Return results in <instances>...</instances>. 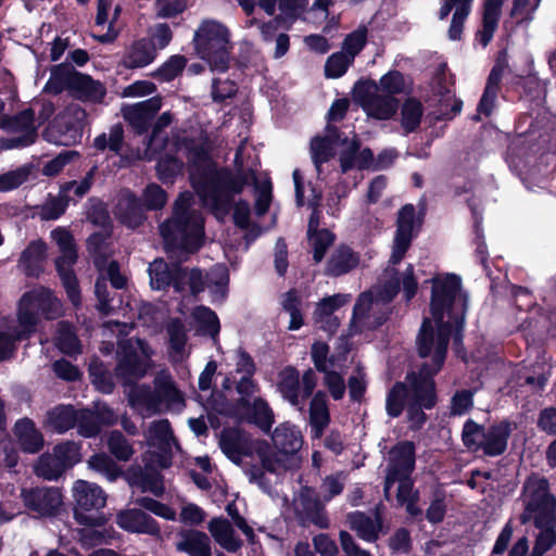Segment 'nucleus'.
I'll return each mask as SVG.
<instances>
[{"instance_id": "obj_1", "label": "nucleus", "mask_w": 556, "mask_h": 556, "mask_svg": "<svg viewBox=\"0 0 556 556\" xmlns=\"http://www.w3.org/2000/svg\"><path fill=\"white\" fill-rule=\"evenodd\" d=\"M431 281V317L425 318L417 341L419 355L430 358L431 364H424L419 375H407L405 383L394 384L386 403L387 413L391 417L400 416L406 406L408 419L414 428L420 427L426 420L422 409L434 406L432 376L442 367L452 330H455V341L460 340L459 332L467 311V296L457 276L440 275Z\"/></svg>"}, {"instance_id": "obj_2", "label": "nucleus", "mask_w": 556, "mask_h": 556, "mask_svg": "<svg viewBox=\"0 0 556 556\" xmlns=\"http://www.w3.org/2000/svg\"><path fill=\"white\" fill-rule=\"evenodd\" d=\"M170 122L172 115L168 112L163 113L157 118L148 148L141 157L151 160L162 146L166 150H172L174 146H177V152L186 153L191 162L190 180L197 194L203 205L219 219L229 212L233 197L242 191L249 180H252L254 185L256 214L263 215L267 212L271 202V182L266 175L256 176L254 172L244 174L241 159L243 143L238 148L235 156L237 173L233 174L226 168L218 169L204 149H191L185 142H164L160 136V130L168 126Z\"/></svg>"}, {"instance_id": "obj_3", "label": "nucleus", "mask_w": 556, "mask_h": 556, "mask_svg": "<svg viewBox=\"0 0 556 556\" xmlns=\"http://www.w3.org/2000/svg\"><path fill=\"white\" fill-rule=\"evenodd\" d=\"M386 277L383 286L374 287L358 296L351 320L352 331L357 332L379 327L388 316V304L397 294L400 285H402L406 300H410L415 295L417 281L410 265L401 275H397L393 268H388Z\"/></svg>"}, {"instance_id": "obj_4", "label": "nucleus", "mask_w": 556, "mask_h": 556, "mask_svg": "<svg viewBox=\"0 0 556 556\" xmlns=\"http://www.w3.org/2000/svg\"><path fill=\"white\" fill-rule=\"evenodd\" d=\"M167 253L172 258L185 260L202 244L203 218L193 208V198L182 192L175 202L172 217L160 226Z\"/></svg>"}, {"instance_id": "obj_5", "label": "nucleus", "mask_w": 556, "mask_h": 556, "mask_svg": "<svg viewBox=\"0 0 556 556\" xmlns=\"http://www.w3.org/2000/svg\"><path fill=\"white\" fill-rule=\"evenodd\" d=\"M61 312V303L53 293L39 287L26 292L20 300L16 326L10 334L0 332V361L9 358L15 348V341L26 339L36 331L39 318H54Z\"/></svg>"}, {"instance_id": "obj_6", "label": "nucleus", "mask_w": 556, "mask_h": 556, "mask_svg": "<svg viewBox=\"0 0 556 556\" xmlns=\"http://www.w3.org/2000/svg\"><path fill=\"white\" fill-rule=\"evenodd\" d=\"M127 396L130 407L143 418L162 412L180 413L185 408L184 394L166 371L154 378V391L144 384L134 386Z\"/></svg>"}, {"instance_id": "obj_7", "label": "nucleus", "mask_w": 556, "mask_h": 556, "mask_svg": "<svg viewBox=\"0 0 556 556\" xmlns=\"http://www.w3.org/2000/svg\"><path fill=\"white\" fill-rule=\"evenodd\" d=\"M339 149V163L342 173L354 169H364L371 162V150L359 149V142L353 138L341 139L334 127H327V135L315 137L311 142L312 160L316 169L320 170V165L327 162L332 155L334 149Z\"/></svg>"}, {"instance_id": "obj_8", "label": "nucleus", "mask_w": 556, "mask_h": 556, "mask_svg": "<svg viewBox=\"0 0 556 556\" xmlns=\"http://www.w3.org/2000/svg\"><path fill=\"white\" fill-rule=\"evenodd\" d=\"M415 467V447L410 442H402L390 451L389 466L384 483V495L389 498L391 486L399 482L396 498L405 506L410 516H418L421 509L417 506L418 492L414 490L409 479Z\"/></svg>"}, {"instance_id": "obj_9", "label": "nucleus", "mask_w": 556, "mask_h": 556, "mask_svg": "<svg viewBox=\"0 0 556 556\" xmlns=\"http://www.w3.org/2000/svg\"><path fill=\"white\" fill-rule=\"evenodd\" d=\"M197 54L208 63L213 72H225L232 49L230 30L216 20L201 22L193 36Z\"/></svg>"}, {"instance_id": "obj_10", "label": "nucleus", "mask_w": 556, "mask_h": 556, "mask_svg": "<svg viewBox=\"0 0 556 556\" xmlns=\"http://www.w3.org/2000/svg\"><path fill=\"white\" fill-rule=\"evenodd\" d=\"M149 276L150 285L155 290L173 286L176 292L188 289L194 295L204 289L203 277L198 269L187 270L174 264L169 266L163 260H155L150 264Z\"/></svg>"}, {"instance_id": "obj_11", "label": "nucleus", "mask_w": 556, "mask_h": 556, "mask_svg": "<svg viewBox=\"0 0 556 556\" xmlns=\"http://www.w3.org/2000/svg\"><path fill=\"white\" fill-rule=\"evenodd\" d=\"M74 498V516L78 523L85 526H102L105 517L100 510L106 504L105 492L96 483L77 480L72 488Z\"/></svg>"}, {"instance_id": "obj_12", "label": "nucleus", "mask_w": 556, "mask_h": 556, "mask_svg": "<svg viewBox=\"0 0 556 556\" xmlns=\"http://www.w3.org/2000/svg\"><path fill=\"white\" fill-rule=\"evenodd\" d=\"M511 433V425L501 421L488 429L468 420L463 429L464 444L472 450H482L489 456H497L507 447V440Z\"/></svg>"}, {"instance_id": "obj_13", "label": "nucleus", "mask_w": 556, "mask_h": 556, "mask_svg": "<svg viewBox=\"0 0 556 556\" xmlns=\"http://www.w3.org/2000/svg\"><path fill=\"white\" fill-rule=\"evenodd\" d=\"M65 87H68L77 98L86 101H101L105 94L102 84L91 77L72 72L66 67H55L51 72L45 89L49 92L59 93Z\"/></svg>"}, {"instance_id": "obj_14", "label": "nucleus", "mask_w": 556, "mask_h": 556, "mask_svg": "<svg viewBox=\"0 0 556 556\" xmlns=\"http://www.w3.org/2000/svg\"><path fill=\"white\" fill-rule=\"evenodd\" d=\"M152 349L140 339H129L118 343L116 374L125 382L140 379L151 368Z\"/></svg>"}, {"instance_id": "obj_15", "label": "nucleus", "mask_w": 556, "mask_h": 556, "mask_svg": "<svg viewBox=\"0 0 556 556\" xmlns=\"http://www.w3.org/2000/svg\"><path fill=\"white\" fill-rule=\"evenodd\" d=\"M51 238L59 248L60 256L55 261L58 273L66 290L70 301L75 305L80 303V294L77 279L72 271V266L77 260L76 244L73 236L62 227L51 231Z\"/></svg>"}, {"instance_id": "obj_16", "label": "nucleus", "mask_w": 556, "mask_h": 556, "mask_svg": "<svg viewBox=\"0 0 556 556\" xmlns=\"http://www.w3.org/2000/svg\"><path fill=\"white\" fill-rule=\"evenodd\" d=\"M103 242V236L100 233H94L90 236L88 239V248L89 250L96 254L94 264L98 267L101 275L104 273L108 275L112 286L116 289H122L126 285V278L119 274L118 265L116 262L112 261L106 265L105 260L101 256L100 249L101 243ZM94 293L98 299V311L104 315L110 314V298L106 286V279L103 276H100L94 286Z\"/></svg>"}, {"instance_id": "obj_17", "label": "nucleus", "mask_w": 556, "mask_h": 556, "mask_svg": "<svg viewBox=\"0 0 556 556\" xmlns=\"http://www.w3.org/2000/svg\"><path fill=\"white\" fill-rule=\"evenodd\" d=\"M271 442L279 456L273 459L270 455L260 452L262 465L269 473H274L281 467H285L282 456H293L301 450L303 434L299 427L286 421L275 428L271 433Z\"/></svg>"}, {"instance_id": "obj_18", "label": "nucleus", "mask_w": 556, "mask_h": 556, "mask_svg": "<svg viewBox=\"0 0 556 556\" xmlns=\"http://www.w3.org/2000/svg\"><path fill=\"white\" fill-rule=\"evenodd\" d=\"M85 111L78 105L68 106L50 125L43 136L47 141L60 146H71L79 142L83 138Z\"/></svg>"}, {"instance_id": "obj_19", "label": "nucleus", "mask_w": 556, "mask_h": 556, "mask_svg": "<svg viewBox=\"0 0 556 556\" xmlns=\"http://www.w3.org/2000/svg\"><path fill=\"white\" fill-rule=\"evenodd\" d=\"M354 99L369 117L376 119L391 118L399 108L397 100L381 93L376 83L357 84L354 89Z\"/></svg>"}, {"instance_id": "obj_20", "label": "nucleus", "mask_w": 556, "mask_h": 556, "mask_svg": "<svg viewBox=\"0 0 556 556\" xmlns=\"http://www.w3.org/2000/svg\"><path fill=\"white\" fill-rule=\"evenodd\" d=\"M525 498L527 513L531 517H556V503L548 494L547 482L544 479L529 478L525 484Z\"/></svg>"}, {"instance_id": "obj_21", "label": "nucleus", "mask_w": 556, "mask_h": 556, "mask_svg": "<svg viewBox=\"0 0 556 556\" xmlns=\"http://www.w3.org/2000/svg\"><path fill=\"white\" fill-rule=\"evenodd\" d=\"M419 226L415 207L412 204L404 205L399 212L396 232L393 241L390 263L395 265L404 257L414 237L415 229Z\"/></svg>"}, {"instance_id": "obj_22", "label": "nucleus", "mask_w": 556, "mask_h": 556, "mask_svg": "<svg viewBox=\"0 0 556 556\" xmlns=\"http://www.w3.org/2000/svg\"><path fill=\"white\" fill-rule=\"evenodd\" d=\"M21 496L25 506L40 516L56 514L63 503L62 493L58 488L23 489Z\"/></svg>"}, {"instance_id": "obj_23", "label": "nucleus", "mask_w": 556, "mask_h": 556, "mask_svg": "<svg viewBox=\"0 0 556 556\" xmlns=\"http://www.w3.org/2000/svg\"><path fill=\"white\" fill-rule=\"evenodd\" d=\"M146 439L151 447H155L160 451L156 454L157 465L161 468H167L170 466V455L176 447V442L170 430L168 420L162 419L153 421L149 429L146 431Z\"/></svg>"}, {"instance_id": "obj_24", "label": "nucleus", "mask_w": 556, "mask_h": 556, "mask_svg": "<svg viewBox=\"0 0 556 556\" xmlns=\"http://www.w3.org/2000/svg\"><path fill=\"white\" fill-rule=\"evenodd\" d=\"M161 106L162 98L157 96L132 105H127L123 108L122 113L132 128L138 132H143L148 129L150 122L160 111Z\"/></svg>"}, {"instance_id": "obj_25", "label": "nucleus", "mask_w": 556, "mask_h": 556, "mask_svg": "<svg viewBox=\"0 0 556 556\" xmlns=\"http://www.w3.org/2000/svg\"><path fill=\"white\" fill-rule=\"evenodd\" d=\"M237 414L240 418L255 424L265 432L274 424V413L268 403L262 397L241 399Z\"/></svg>"}, {"instance_id": "obj_26", "label": "nucleus", "mask_w": 556, "mask_h": 556, "mask_svg": "<svg viewBox=\"0 0 556 556\" xmlns=\"http://www.w3.org/2000/svg\"><path fill=\"white\" fill-rule=\"evenodd\" d=\"M472 2L473 0H443V4L439 12V18L445 20L451 11H454L448 28V38L451 40L460 39L464 23L471 11Z\"/></svg>"}, {"instance_id": "obj_27", "label": "nucleus", "mask_w": 556, "mask_h": 556, "mask_svg": "<svg viewBox=\"0 0 556 556\" xmlns=\"http://www.w3.org/2000/svg\"><path fill=\"white\" fill-rule=\"evenodd\" d=\"M116 523L125 531L156 535L160 529L153 518L139 509H127L116 516Z\"/></svg>"}, {"instance_id": "obj_28", "label": "nucleus", "mask_w": 556, "mask_h": 556, "mask_svg": "<svg viewBox=\"0 0 556 556\" xmlns=\"http://www.w3.org/2000/svg\"><path fill=\"white\" fill-rule=\"evenodd\" d=\"M351 301L350 294H334L321 300L315 311L316 323L327 332H333L339 326V320L332 316L336 309Z\"/></svg>"}, {"instance_id": "obj_29", "label": "nucleus", "mask_w": 556, "mask_h": 556, "mask_svg": "<svg viewBox=\"0 0 556 556\" xmlns=\"http://www.w3.org/2000/svg\"><path fill=\"white\" fill-rule=\"evenodd\" d=\"M112 3L109 0H98V12L96 16V26L104 28L108 25V29L103 34L94 35V37L104 43L112 42L118 36L119 29L116 27V22L121 14L119 5H116L113 11Z\"/></svg>"}, {"instance_id": "obj_30", "label": "nucleus", "mask_w": 556, "mask_h": 556, "mask_svg": "<svg viewBox=\"0 0 556 556\" xmlns=\"http://www.w3.org/2000/svg\"><path fill=\"white\" fill-rule=\"evenodd\" d=\"M319 216L316 208L308 222L307 238L309 247L313 250V258L319 263L327 251V249L333 243L334 236L328 229H319Z\"/></svg>"}, {"instance_id": "obj_31", "label": "nucleus", "mask_w": 556, "mask_h": 556, "mask_svg": "<svg viewBox=\"0 0 556 556\" xmlns=\"http://www.w3.org/2000/svg\"><path fill=\"white\" fill-rule=\"evenodd\" d=\"M16 126L21 130V136L0 139V149L24 148L35 142L36 126L34 123V113L24 111L16 117Z\"/></svg>"}, {"instance_id": "obj_32", "label": "nucleus", "mask_w": 556, "mask_h": 556, "mask_svg": "<svg viewBox=\"0 0 556 556\" xmlns=\"http://www.w3.org/2000/svg\"><path fill=\"white\" fill-rule=\"evenodd\" d=\"M14 435L21 446L26 453H37L43 446V437L36 428L33 420L22 418L15 422Z\"/></svg>"}, {"instance_id": "obj_33", "label": "nucleus", "mask_w": 556, "mask_h": 556, "mask_svg": "<svg viewBox=\"0 0 556 556\" xmlns=\"http://www.w3.org/2000/svg\"><path fill=\"white\" fill-rule=\"evenodd\" d=\"M208 531L215 542L229 553H236L242 545L231 523L224 518H214L208 523Z\"/></svg>"}, {"instance_id": "obj_34", "label": "nucleus", "mask_w": 556, "mask_h": 556, "mask_svg": "<svg viewBox=\"0 0 556 556\" xmlns=\"http://www.w3.org/2000/svg\"><path fill=\"white\" fill-rule=\"evenodd\" d=\"M330 421L327 396L324 392H317L309 405V425L313 439L321 438L324 430Z\"/></svg>"}, {"instance_id": "obj_35", "label": "nucleus", "mask_w": 556, "mask_h": 556, "mask_svg": "<svg viewBox=\"0 0 556 556\" xmlns=\"http://www.w3.org/2000/svg\"><path fill=\"white\" fill-rule=\"evenodd\" d=\"M348 522L350 528L367 542L376 541L381 529V519L377 513L371 517L364 513L355 511L348 516Z\"/></svg>"}, {"instance_id": "obj_36", "label": "nucleus", "mask_w": 556, "mask_h": 556, "mask_svg": "<svg viewBox=\"0 0 556 556\" xmlns=\"http://www.w3.org/2000/svg\"><path fill=\"white\" fill-rule=\"evenodd\" d=\"M177 549L189 556H212L208 536L195 530L185 531L180 534Z\"/></svg>"}, {"instance_id": "obj_37", "label": "nucleus", "mask_w": 556, "mask_h": 556, "mask_svg": "<svg viewBox=\"0 0 556 556\" xmlns=\"http://www.w3.org/2000/svg\"><path fill=\"white\" fill-rule=\"evenodd\" d=\"M156 56L154 46L148 40L134 42L125 52L123 64L128 68L144 67L153 62Z\"/></svg>"}, {"instance_id": "obj_38", "label": "nucleus", "mask_w": 556, "mask_h": 556, "mask_svg": "<svg viewBox=\"0 0 556 556\" xmlns=\"http://www.w3.org/2000/svg\"><path fill=\"white\" fill-rule=\"evenodd\" d=\"M503 2L504 0H486L484 3L482 28L477 34V40L483 47L488 46L497 28Z\"/></svg>"}, {"instance_id": "obj_39", "label": "nucleus", "mask_w": 556, "mask_h": 556, "mask_svg": "<svg viewBox=\"0 0 556 556\" xmlns=\"http://www.w3.org/2000/svg\"><path fill=\"white\" fill-rule=\"evenodd\" d=\"M169 339V355L173 362H181L189 355L187 345V331L184 324L178 319H173L167 326Z\"/></svg>"}, {"instance_id": "obj_40", "label": "nucleus", "mask_w": 556, "mask_h": 556, "mask_svg": "<svg viewBox=\"0 0 556 556\" xmlns=\"http://www.w3.org/2000/svg\"><path fill=\"white\" fill-rule=\"evenodd\" d=\"M359 258L349 247L341 245L331 254L326 271L331 276H341L357 267Z\"/></svg>"}, {"instance_id": "obj_41", "label": "nucleus", "mask_w": 556, "mask_h": 556, "mask_svg": "<svg viewBox=\"0 0 556 556\" xmlns=\"http://www.w3.org/2000/svg\"><path fill=\"white\" fill-rule=\"evenodd\" d=\"M279 390L285 400L302 409L303 396H301L299 372L294 368L288 367L281 371Z\"/></svg>"}, {"instance_id": "obj_42", "label": "nucleus", "mask_w": 556, "mask_h": 556, "mask_svg": "<svg viewBox=\"0 0 556 556\" xmlns=\"http://www.w3.org/2000/svg\"><path fill=\"white\" fill-rule=\"evenodd\" d=\"M77 413L71 405H60L51 409L46 419L47 428L63 433L76 425Z\"/></svg>"}, {"instance_id": "obj_43", "label": "nucleus", "mask_w": 556, "mask_h": 556, "mask_svg": "<svg viewBox=\"0 0 556 556\" xmlns=\"http://www.w3.org/2000/svg\"><path fill=\"white\" fill-rule=\"evenodd\" d=\"M229 274L224 265L214 266L206 275L205 286L210 290L212 301H223L227 295Z\"/></svg>"}, {"instance_id": "obj_44", "label": "nucleus", "mask_w": 556, "mask_h": 556, "mask_svg": "<svg viewBox=\"0 0 556 556\" xmlns=\"http://www.w3.org/2000/svg\"><path fill=\"white\" fill-rule=\"evenodd\" d=\"M117 215L130 228L139 226L143 219L142 211L135 195L126 192L117 204Z\"/></svg>"}, {"instance_id": "obj_45", "label": "nucleus", "mask_w": 556, "mask_h": 556, "mask_svg": "<svg viewBox=\"0 0 556 556\" xmlns=\"http://www.w3.org/2000/svg\"><path fill=\"white\" fill-rule=\"evenodd\" d=\"M54 342L59 350L64 354L72 356L81 353V344L74 332L73 327L67 323L59 324Z\"/></svg>"}, {"instance_id": "obj_46", "label": "nucleus", "mask_w": 556, "mask_h": 556, "mask_svg": "<svg viewBox=\"0 0 556 556\" xmlns=\"http://www.w3.org/2000/svg\"><path fill=\"white\" fill-rule=\"evenodd\" d=\"M311 490H305L296 503L302 505L303 510L311 522L321 529H326L329 527V520L321 508L324 502L320 503L317 500L307 498L311 497Z\"/></svg>"}, {"instance_id": "obj_47", "label": "nucleus", "mask_w": 556, "mask_h": 556, "mask_svg": "<svg viewBox=\"0 0 556 556\" xmlns=\"http://www.w3.org/2000/svg\"><path fill=\"white\" fill-rule=\"evenodd\" d=\"M308 0H279V15L275 23L280 24L285 28L291 25L303 14Z\"/></svg>"}, {"instance_id": "obj_48", "label": "nucleus", "mask_w": 556, "mask_h": 556, "mask_svg": "<svg viewBox=\"0 0 556 556\" xmlns=\"http://www.w3.org/2000/svg\"><path fill=\"white\" fill-rule=\"evenodd\" d=\"M192 317L201 333L210 334L214 340L219 333V320L217 315L205 306H198L192 312Z\"/></svg>"}, {"instance_id": "obj_49", "label": "nucleus", "mask_w": 556, "mask_h": 556, "mask_svg": "<svg viewBox=\"0 0 556 556\" xmlns=\"http://www.w3.org/2000/svg\"><path fill=\"white\" fill-rule=\"evenodd\" d=\"M219 445L229 459L236 463L240 460L244 450V440L238 430H224L220 435Z\"/></svg>"}, {"instance_id": "obj_50", "label": "nucleus", "mask_w": 556, "mask_h": 556, "mask_svg": "<svg viewBox=\"0 0 556 556\" xmlns=\"http://www.w3.org/2000/svg\"><path fill=\"white\" fill-rule=\"evenodd\" d=\"M156 467L161 468L157 465V458L151 460V464L147 466L143 477L140 479L130 478V484L138 485L143 492L149 491L154 495H161L164 491V485L160 475L153 471Z\"/></svg>"}, {"instance_id": "obj_51", "label": "nucleus", "mask_w": 556, "mask_h": 556, "mask_svg": "<svg viewBox=\"0 0 556 556\" xmlns=\"http://www.w3.org/2000/svg\"><path fill=\"white\" fill-rule=\"evenodd\" d=\"M501 80V71L494 67L490 73L486 87L480 100L478 111L484 115H490L493 111L497 97L498 84Z\"/></svg>"}, {"instance_id": "obj_52", "label": "nucleus", "mask_w": 556, "mask_h": 556, "mask_svg": "<svg viewBox=\"0 0 556 556\" xmlns=\"http://www.w3.org/2000/svg\"><path fill=\"white\" fill-rule=\"evenodd\" d=\"M424 111L421 103L415 99H408L401 110V124L406 132L415 130L420 123Z\"/></svg>"}, {"instance_id": "obj_53", "label": "nucleus", "mask_w": 556, "mask_h": 556, "mask_svg": "<svg viewBox=\"0 0 556 556\" xmlns=\"http://www.w3.org/2000/svg\"><path fill=\"white\" fill-rule=\"evenodd\" d=\"M65 467L60 463V460L54 456V454H45L41 455L38 459L35 471L37 476L42 477L47 480H53L59 478Z\"/></svg>"}, {"instance_id": "obj_54", "label": "nucleus", "mask_w": 556, "mask_h": 556, "mask_svg": "<svg viewBox=\"0 0 556 556\" xmlns=\"http://www.w3.org/2000/svg\"><path fill=\"white\" fill-rule=\"evenodd\" d=\"M343 365L340 363L336 367L327 368L324 374V383L328 388L334 400H340L345 393V383L342 376Z\"/></svg>"}, {"instance_id": "obj_55", "label": "nucleus", "mask_w": 556, "mask_h": 556, "mask_svg": "<svg viewBox=\"0 0 556 556\" xmlns=\"http://www.w3.org/2000/svg\"><path fill=\"white\" fill-rule=\"evenodd\" d=\"M47 245L41 240L33 241L27 249L22 253L20 263L27 274L34 273V267L45 258Z\"/></svg>"}, {"instance_id": "obj_56", "label": "nucleus", "mask_w": 556, "mask_h": 556, "mask_svg": "<svg viewBox=\"0 0 556 556\" xmlns=\"http://www.w3.org/2000/svg\"><path fill=\"white\" fill-rule=\"evenodd\" d=\"M88 467L105 476L110 481L115 480L121 472L117 465L104 453L96 454L90 457L88 460Z\"/></svg>"}, {"instance_id": "obj_57", "label": "nucleus", "mask_w": 556, "mask_h": 556, "mask_svg": "<svg viewBox=\"0 0 556 556\" xmlns=\"http://www.w3.org/2000/svg\"><path fill=\"white\" fill-rule=\"evenodd\" d=\"M540 2L541 0H514L510 16L518 25H528L533 20Z\"/></svg>"}, {"instance_id": "obj_58", "label": "nucleus", "mask_w": 556, "mask_h": 556, "mask_svg": "<svg viewBox=\"0 0 556 556\" xmlns=\"http://www.w3.org/2000/svg\"><path fill=\"white\" fill-rule=\"evenodd\" d=\"M329 348L324 342H315L312 345L311 355L313 363L318 371H325L327 368L336 367L340 359L334 356L328 357Z\"/></svg>"}, {"instance_id": "obj_59", "label": "nucleus", "mask_w": 556, "mask_h": 556, "mask_svg": "<svg viewBox=\"0 0 556 556\" xmlns=\"http://www.w3.org/2000/svg\"><path fill=\"white\" fill-rule=\"evenodd\" d=\"M353 62L351 56L344 52H337L330 55L325 64V74L329 78L341 77Z\"/></svg>"}, {"instance_id": "obj_60", "label": "nucleus", "mask_w": 556, "mask_h": 556, "mask_svg": "<svg viewBox=\"0 0 556 556\" xmlns=\"http://www.w3.org/2000/svg\"><path fill=\"white\" fill-rule=\"evenodd\" d=\"M108 447L110 452L119 460H128L134 451L131 445L123 437L122 433L113 431L110 433L108 439Z\"/></svg>"}, {"instance_id": "obj_61", "label": "nucleus", "mask_w": 556, "mask_h": 556, "mask_svg": "<svg viewBox=\"0 0 556 556\" xmlns=\"http://www.w3.org/2000/svg\"><path fill=\"white\" fill-rule=\"evenodd\" d=\"M345 481L346 476L343 472L326 477L320 485V496L323 497V502L326 503L333 496L339 495L343 490Z\"/></svg>"}, {"instance_id": "obj_62", "label": "nucleus", "mask_w": 556, "mask_h": 556, "mask_svg": "<svg viewBox=\"0 0 556 556\" xmlns=\"http://www.w3.org/2000/svg\"><path fill=\"white\" fill-rule=\"evenodd\" d=\"M182 163L177 159L169 155L162 156L156 165L159 178L163 182L172 181L177 175L181 173Z\"/></svg>"}, {"instance_id": "obj_63", "label": "nucleus", "mask_w": 556, "mask_h": 556, "mask_svg": "<svg viewBox=\"0 0 556 556\" xmlns=\"http://www.w3.org/2000/svg\"><path fill=\"white\" fill-rule=\"evenodd\" d=\"M76 425L78 433L86 438L96 437L101 430L100 425L96 420V415L88 409L78 410Z\"/></svg>"}, {"instance_id": "obj_64", "label": "nucleus", "mask_w": 556, "mask_h": 556, "mask_svg": "<svg viewBox=\"0 0 556 556\" xmlns=\"http://www.w3.org/2000/svg\"><path fill=\"white\" fill-rule=\"evenodd\" d=\"M53 454L65 469L80 460L79 445L74 442H65L56 445Z\"/></svg>"}]
</instances>
